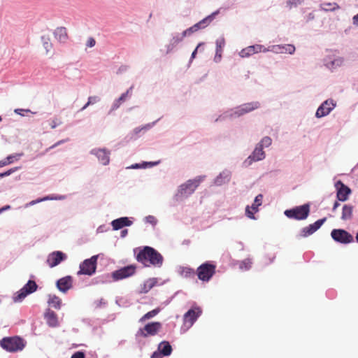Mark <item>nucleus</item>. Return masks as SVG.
<instances>
[{
  "label": "nucleus",
  "mask_w": 358,
  "mask_h": 358,
  "mask_svg": "<svg viewBox=\"0 0 358 358\" xmlns=\"http://www.w3.org/2000/svg\"><path fill=\"white\" fill-rule=\"evenodd\" d=\"M136 260L147 267L151 266L161 267L163 264L164 258L162 255L153 248L145 246L142 250H140L137 254Z\"/></svg>",
  "instance_id": "nucleus-1"
},
{
  "label": "nucleus",
  "mask_w": 358,
  "mask_h": 358,
  "mask_svg": "<svg viewBox=\"0 0 358 358\" xmlns=\"http://www.w3.org/2000/svg\"><path fill=\"white\" fill-rule=\"evenodd\" d=\"M26 345V341L21 337L8 336L0 340V346L9 352L22 351Z\"/></svg>",
  "instance_id": "nucleus-2"
},
{
  "label": "nucleus",
  "mask_w": 358,
  "mask_h": 358,
  "mask_svg": "<svg viewBox=\"0 0 358 358\" xmlns=\"http://www.w3.org/2000/svg\"><path fill=\"white\" fill-rule=\"evenodd\" d=\"M203 176H198L182 184L178 189V195L182 197H187L191 195L203 181Z\"/></svg>",
  "instance_id": "nucleus-3"
},
{
  "label": "nucleus",
  "mask_w": 358,
  "mask_h": 358,
  "mask_svg": "<svg viewBox=\"0 0 358 358\" xmlns=\"http://www.w3.org/2000/svg\"><path fill=\"white\" fill-rule=\"evenodd\" d=\"M216 265L210 262L201 264L196 269L198 278L203 282H208L215 273Z\"/></svg>",
  "instance_id": "nucleus-4"
},
{
  "label": "nucleus",
  "mask_w": 358,
  "mask_h": 358,
  "mask_svg": "<svg viewBox=\"0 0 358 358\" xmlns=\"http://www.w3.org/2000/svg\"><path fill=\"white\" fill-rule=\"evenodd\" d=\"M309 213L310 206L308 204H303L292 209L286 210L285 215L290 219L301 220L307 218Z\"/></svg>",
  "instance_id": "nucleus-5"
},
{
  "label": "nucleus",
  "mask_w": 358,
  "mask_h": 358,
  "mask_svg": "<svg viewBox=\"0 0 358 358\" xmlns=\"http://www.w3.org/2000/svg\"><path fill=\"white\" fill-rule=\"evenodd\" d=\"M97 259L98 256L94 255L91 258L84 260L80 264V270L77 272V275H93L96 269Z\"/></svg>",
  "instance_id": "nucleus-6"
},
{
  "label": "nucleus",
  "mask_w": 358,
  "mask_h": 358,
  "mask_svg": "<svg viewBox=\"0 0 358 358\" xmlns=\"http://www.w3.org/2000/svg\"><path fill=\"white\" fill-rule=\"evenodd\" d=\"M38 285L34 280H29L27 283L17 292L13 297L15 302H19L23 300L28 294L34 292L37 289Z\"/></svg>",
  "instance_id": "nucleus-7"
},
{
  "label": "nucleus",
  "mask_w": 358,
  "mask_h": 358,
  "mask_svg": "<svg viewBox=\"0 0 358 358\" xmlns=\"http://www.w3.org/2000/svg\"><path fill=\"white\" fill-rule=\"evenodd\" d=\"M162 329V324L159 322H153L147 324L143 328L140 329L137 335L146 338L149 336H155Z\"/></svg>",
  "instance_id": "nucleus-8"
},
{
  "label": "nucleus",
  "mask_w": 358,
  "mask_h": 358,
  "mask_svg": "<svg viewBox=\"0 0 358 358\" xmlns=\"http://www.w3.org/2000/svg\"><path fill=\"white\" fill-rule=\"evenodd\" d=\"M136 270V266L129 265L116 270L112 273V278L115 281L120 280L132 276Z\"/></svg>",
  "instance_id": "nucleus-9"
},
{
  "label": "nucleus",
  "mask_w": 358,
  "mask_h": 358,
  "mask_svg": "<svg viewBox=\"0 0 358 358\" xmlns=\"http://www.w3.org/2000/svg\"><path fill=\"white\" fill-rule=\"evenodd\" d=\"M201 313L202 310L199 307H194L189 309L183 316L184 325L187 328L192 327Z\"/></svg>",
  "instance_id": "nucleus-10"
},
{
  "label": "nucleus",
  "mask_w": 358,
  "mask_h": 358,
  "mask_svg": "<svg viewBox=\"0 0 358 358\" xmlns=\"http://www.w3.org/2000/svg\"><path fill=\"white\" fill-rule=\"evenodd\" d=\"M331 236L335 241L341 243L347 244L353 241V236L344 229H333Z\"/></svg>",
  "instance_id": "nucleus-11"
},
{
  "label": "nucleus",
  "mask_w": 358,
  "mask_h": 358,
  "mask_svg": "<svg viewBox=\"0 0 358 358\" xmlns=\"http://www.w3.org/2000/svg\"><path fill=\"white\" fill-rule=\"evenodd\" d=\"M336 104L332 100H327L317 108L315 115L317 117H322L328 114L335 108Z\"/></svg>",
  "instance_id": "nucleus-12"
},
{
  "label": "nucleus",
  "mask_w": 358,
  "mask_h": 358,
  "mask_svg": "<svg viewBox=\"0 0 358 358\" xmlns=\"http://www.w3.org/2000/svg\"><path fill=\"white\" fill-rule=\"evenodd\" d=\"M259 106L260 103L257 101L246 103L237 107L234 111V114L238 116H241L258 108Z\"/></svg>",
  "instance_id": "nucleus-13"
},
{
  "label": "nucleus",
  "mask_w": 358,
  "mask_h": 358,
  "mask_svg": "<svg viewBox=\"0 0 358 358\" xmlns=\"http://www.w3.org/2000/svg\"><path fill=\"white\" fill-rule=\"evenodd\" d=\"M66 256L64 253L60 251H55L50 253L47 259V263L51 268L57 266L61 262L64 260Z\"/></svg>",
  "instance_id": "nucleus-14"
},
{
  "label": "nucleus",
  "mask_w": 358,
  "mask_h": 358,
  "mask_svg": "<svg viewBox=\"0 0 358 358\" xmlns=\"http://www.w3.org/2000/svg\"><path fill=\"white\" fill-rule=\"evenodd\" d=\"M338 189L337 199L341 201H345L348 199L349 194L351 193V189L344 185L341 180L338 181L336 184Z\"/></svg>",
  "instance_id": "nucleus-15"
},
{
  "label": "nucleus",
  "mask_w": 358,
  "mask_h": 358,
  "mask_svg": "<svg viewBox=\"0 0 358 358\" xmlns=\"http://www.w3.org/2000/svg\"><path fill=\"white\" fill-rule=\"evenodd\" d=\"M91 153L92 155H94L97 157L99 161L103 164V165H107L110 162V152L107 150L106 149H93L91 151Z\"/></svg>",
  "instance_id": "nucleus-16"
},
{
  "label": "nucleus",
  "mask_w": 358,
  "mask_h": 358,
  "mask_svg": "<svg viewBox=\"0 0 358 358\" xmlns=\"http://www.w3.org/2000/svg\"><path fill=\"white\" fill-rule=\"evenodd\" d=\"M263 199L262 194H258L251 207L247 206L245 209L246 215L250 219H255L254 213L258 211V207L262 205Z\"/></svg>",
  "instance_id": "nucleus-17"
},
{
  "label": "nucleus",
  "mask_w": 358,
  "mask_h": 358,
  "mask_svg": "<svg viewBox=\"0 0 358 358\" xmlns=\"http://www.w3.org/2000/svg\"><path fill=\"white\" fill-rule=\"evenodd\" d=\"M73 278L68 275L60 278L57 281V287L62 292H66L72 287Z\"/></svg>",
  "instance_id": "nucleus-18"
},
{
  "label": "nucleus",
  "mask_w": 358,
  "mask_h": 358,
  "mask_svg": "<svg viewBox=\"0 0 358 358\" xmlns=\"http://www.w3.org/2000/svg\"><path fill=\"white\" fill-rule=\"evenodd\" d=\"M264 158L265 152H264L263 148L257 144L252 155L248 157L246 162L250 165L253 162L259 161Z\"/></svg>",
  "instance_id": "nucleus-19"
},
{
  "label": "nucleus",
  "mask_w": 358,
  "mask_h": 358,
  "mask_svg": "<svg viewBox=\"0 0 358 358\" xmlns=\"http://www.w3.org/2000/svg\"><path fill=\"white\" fill-rule=\"evenodd\" d=\"M326 221V218H322L317 220L315 223L309 224L308 227H304L302 229V233L303 236H308L311 235L315 231H316L320 227L324 224Z\"/></svg>",
  "instance_id": "nucleus-20"
},
{
  "label": "nucleus",
  "mask_w": 358,
  "mask_h": 358,
  "mask_svg": "<svg viewBox=\"0 0 358 358\" xmlns=\"http://www.w3.org/2000/svg\"><path fill=\"white\" fill-rule=\"evenodd\" d=\"M219 13V10H216L213 12L211 15L207 16L198 23L195 24L192 27V29L194 30V31H198L200 29L206 27L207 25H208L215 18V17Z\"/></svg>",
  "instance_id": "nucleus-21"
},
{
  "label": "nucleus",
  "mask_w": 358,
  "mask_h": 358,
  "mask_svg": "<svg viewBox=\"0 0 358 358\" xmlns=\"http://www.w3.org/2000/svg\"><path fill=\"white\" fill-rule=\"evenodd\" d=\"M132 222L129 220L128 217H124L116 219L111 222L113 229L114 230H118L126 226L131 225Z\"/></svg>",
  "instance_id": "nucleus-22"
},
{
  "label": "nucleus",
  "mask_w": 358,
  "mask_h": 358,
  "mask_svg": "<svg viewBox=\"0 0 358 358\" xmlns=\"http://www.w3.org/2000/svg\"><path fill=\"white\" fill-rule=\"evenodd\" d=\"M157 281L155 278H149L141 284L138 289L139 294L148 293L156 284Z\"/></svg>",
  "instance_id": "nucleus-23"
},
{
  "label": "nucleus",
  "mask_w": 358,
  "mask_h": 358,
  "mask_svg": "<svg viewBox=\"0 0 358 358\" xmlns=\"http://www.w3.org/2000/svg\"><path fill=\"white\" fill-rule=\"evenodd\" d=\"M272 50L276 53H289L293 54L295 51V47L291 44H286L284 45H274L272 47Z\"/></svg>",
  "instance_id": "nucleus-24"
},
{
  "label": "nucleus",
  "mask_w": 358,
  "mask_h": 358,
  "mask_svg": "<svg viewBox=\"0 0 358 358\" xmlns=\"http://www.w3.org/2000/svg\"><path fill=\"white\" fill-rule=\"evenodd\" d=\"M45 318L49 326L55 327L58 325L57 316L54 311L48 309L45 314Z\"/></svg>",
  "instance_id": "nucleus-25"
},
{
  "label": "nucleus",
  "mask_w": 358,
  "mask_h": 358,
  "mask_svg": "<svg viewBox=\"0 0 358 358\" xmlns=\"http://www.w3.org/2000/svg\"><path fill=\"white\" fill-rule=\"evenodd\" d=\"M54 36L59 42L64 43L68 38V34L65 27H58L54 32Z\"/></svg>",
  "instance_id": "nucleus-26"
},
{
  "label": "nucleus",
  "mask_w": 358,
  "mask_h": 358,
  "mask_svg": "<svg viewBox=\"0 0 358 358\" xmlns=\"http://www.w3.org/2000/svg\"><path fill=\"white\" fill-rule=\"evenodd\" d=\"M158 350L163 356H169L172 352V347L168 341H162L158 346Z\"/></svg>",
  "instance_id": "nucleus-27"
},
{
  "label": "nucleus",
  "mask_w": 358,
  "mask_h": 358,
  "mask_svg": "<svg viewBox=\"0 0 358 358\" xmlns=\"http://www.w3.org/2000/svg\"><path fill=\"white\" fill-rule=\"evenodd\" d=\"M48 303L50 306H51L57 310H59L61 308L62 300L59 296H57L55 294H53V295L50 294L48 296Z\"/></svg>",
  "instance_id": "nucleus-28"
},
{
  "label": "nucleus",
  "mask_w": 358,
  "mask_h": 358,
  "mask_svg": "<svg viewBox=\"0 0 358 358\" xmlns=\"http://www.w3.org/2000/svg\"><path fill=\"white\" fill-rule=\"evenodd\" d=\"M215 43H216V54H215V59L217 60V59L218 58L220 60L222 57V48L225 45L224 38L223 37H220V38H217L216 40Z\"/></svg>",
  "instance_id": "nucleus-29"
},
{
  "label": "nucleus",
  "mask_w": 358,
  "mask_h": 358,
  "mask_svg": "<svg viewBox=\"0 0 358 358\" xmlns=\"http://www.w3.org/2000/svg\"><path fill=\"white\" fill-rule=\"evenodd\" d=\"M352 215V208L350 206L345 205L343 207L341 219L343 220H350Z\"/></svg>",
  "instance_id": "nucleus-30"
},
{
  "label": "nucleus",
  "mask_w": 358,
  "mask_h": 358,
  "mask_svg": "<svg viewBox=\"0 0 358 358\" xmlns=\"http://www.w3.org/2000/svg\"><path fill=\"white\" fill-rule=\"evenodd\" d=\"M159 312H160L159 308L153 309L152 310L148 312L143 317H141L139 320V322H143L145 320H150V319L154 317L155 316H156Z\"/></svg>",
  "instance_id": "nucleus-31"
},
{
  "label": "nucleus",
  "mask_w": 358,
  "mask_h": 358,
  "mask_svg": "<svg viewBox=\"0 0 358 358\" xmlns=\"http://www.w3.org/2000/svg\"><path fill=\"white\" fill-rule=\"evenodd\" d=\"M322 10L325 11H334L340 8V6L335 2L334 3H323L320 5Z\"/></svg>",
  "instance_id": "nucleus-32"
},
{
  "label": "nucleus",
  "mask_w": 358,
  "mask_h": 358,
  "mask_svg": "<svg viewBox=\"0 0 358 358\" xmlns=\"http://www.w3.org/2000/svg\"><path fill=\"white\" fill-rule=\"evenodd\" d=\"M252 264V261L250 258L243 260L240 264V268L241 270H249Z\"/></svg>",
  "instance_id": "nucleus-33"
},
{
  "label": "nucleus",
  "mask_w": 358,
  "mask_h": 358,
  "mask_svg": "<svg viewBox=\"0 0 358 358\" xmlns=\"http://www.w3.org/2000/svg\"><path fill=\"white\" fill-rule=\"evenodd\" d=\"M100 101V99L97 96H92L88 98V101L87 103L80 109V110H84L86 109L90 105L94 104Z\"/></svg>",
  "instance_id": "nucleus-34"
},
{
  "label": "nucleus",
  "mask_w": 358,
  "mask_h": 358,
  "mask_svg": "<svg viewBox=\"0 0 358 358\" xmlns=\"http://www.w3.org/2000/svg\"><path fill=\"white\" fill-rule=\"evenodd\" d=\"M239 55L241 57H248L254 55L251 45L243 49L240 52Z\"/></svg>",
  "instance_id": "nucleus-35"
},
{
  "label": "nucleus",
  "mask_w": 358,
  "mask_h": 358,
  "mask_svg": "<svg viewBox=\"0 0 358 358\" xmlns=\"http://www.w3.org/2000/svg\"><path fill=\"white\" fill-rule=\"evenodd\" d=\"M43 41V45L48 52L52 48V43H50V38L48 36H43L41 38Z\"/></svg>",
  "instance_id": "nucleus-36"
},
{
  "label": "nucleus",
  "mask_w": 358,
  "mask_h": 358,
  "mask_svg": "<svg viewBox=\"0 0 358 358\" xmlns=\"http://www.w3.org/2000/svg\"><path fill=\"white\" fill-rule=\"evenodd\" d=\"M271 138L268 136H265L262 139V141H260L259 143H258V145L263 148L264 146L268 147L269 145H271Z\"/></svg>",
  "instance_id": "nucleus-37"
},
{
  "label": "nucleus",
  "mask_w": 358,
  "mask_h": 358,
  "mask_svg": "<svg viewBox=\"0 0 358 358\" xmlns=\"http://www.w3.org/2000/svg\"><path fill=\"white\" fill-rule=\"evenodd\" d=\"M182 273L185 277H191L194 276L196 273L193 268L185 267L182 268Z\"/></svg>",
  "instance_id": "nucleus-38"
},
{
  "label": "nucleus",
  "mask_w": 358,
  "mask_h": 358,
  "mask_svg": "<svg viewBox=\"0 0 358 358\" xmlns=\"http://www.w3.org/2000/svg\"><path fill=\"white\" fill-rule=\"evenodd\" d=\"M251 47L254 52V54L261 52H265L266 50V48L262 45L257 44V45H251Z\"/></svg>",
  "instance_id": "nucleus-39"
},
{
  "label": "nucleus",
  "mask_w": 358,
  "mask_h": 358,
  "mask_svg": "<svg viewBox=\"0 0 358 358\" xmlns=\"http://www.w3.org/2000/svg\"><path fill=\"white\" fill-rule=\"evenodd\" d=\"M62 124L61 119L55 117L50 120V125L52 129L56 128L57 126Z\"/></svg>",
  "instance_id": "nucleus-40"
},
{
  "label": "nucleus",
  "mask_w": 358,
  "mask_h": 358,
  "mask_svg": "<svg viewBox=\"0 0 358 358\" xmlns=\"http://www.w3.org/2000/svg\"><path fill=\"white\" fill-rule=\"evenodd\" d=\"M132 87H131L126 92L123 93L118 99L123 103L126 99L131 96V91Z\"/></svg>",
  "instance_id": "nucleus-41"
},
{
  "label": "nucleus",
  "mask_w": 358,
  "mask_h": 358,
  "mask_svg": "<svg viewBox=\"0 0 358 358\" xmlns=\"http://www.w3.org/2000/svg\"><path fill=\"white\" fill-rule=\"evenodd\" d=\"M18 169L17 167H15V168H12L3 173H0V178H3V177H6V176H10V174L13 173L14 172H15Z\"/></svg>",
  "instance_id": "nucleus-42"
},
{
  "label": "nucleus",
  "mask_w": 358,
  "mask_h": 358,
  "mask_svg": "<svg viewBox=\"0 0 358 358\" xmlns=\"http://www.w3.org/2000/svg\"><path fill=\"white\" fill-rule=\"evenodd\" d=\"M21 155H10L8 156L6 159L8 162H9V164H12L15 160H17Z\"/></svg>",
  "instance_id": "nucleus-43"
},
{
  "label": "nucleus",
  "mask_w": 358,
  "mask_h": 358,
  "mask_svg": "<svg viewBox=\"0 0 358 358\" xmlns=\"http://www.w3.org/2000/svg\"><path fill=\"white\" fill-rule=\"evenodd\" d=\"M303 0H288L287 4L289 6V8H292L293 6H296L299 4H301Z\"/></svg>",
  "instance_id": "nucleus-44"
},
{
  "label": "nucleus",
  "mask_w": 358,
  "mask_h": 358,
  "mask_svg": "<svg viewBox=\"0 0 358 358\" xmlns=\"http://www.w3.org/2000/svg\"><path fill=\"white\" fill-rule=\"evenodd\" d=\"M158 163L157 162H148V163H144L143 165H140L138 164H136L134 165H132V168H145L147 164H149L150 166H152L154 165H156Z\"/></svg>",
  "instance_id": "nucleus-45"
},
{
  "label": "nucleus",
  "mask_w": 358,
  "mask_h": 358,
  "mask_svg": "<svg viewBox=\"0 0 358 358\" xmlns=\"http://www.w3.org/2000/svg\"><path fill=\"white\" fill-rule=\"evenodd\" d=\"M122 103V102L119 99H116L113 102L110 110L113 111V110L117 109Z\"/></svg>",
  "instance_id": "nucleus-46"
},
{
  "label": "nucleus",
  "mask_w": 358,
  "mask_h": 358,
  "mask_svg": "<svg viewBox=\"0 0 358 358\" xmlns=\"http://www.w3.org/2000/svg\"><path fill=\"white\" fill-rule=\"evenodd\" d=\"M145 220L147 222L152 224V225L156 224L157 220L156 218L152 215H148L145 217Z\"/></svg>",
  "instance_id": "nucleus-47"
},
{
  "label": "nucleus",
  "mask_w": 358,
  "mask_h": 358,
  "mask_svg": "<svg viewBox=\"0 0 358 358\" xmlns=\"http://www.w3.org/2000/svg\"><path fill=\"white\" fill-rule=\"evenodd\" d=\"M343 62V59L342 58H338V59H334V61H332L331 62V68H334V66L336 65V66H340L342 64Z\"/></svg>",
  "instance_id": "nucleus-48"
},
{
  "label": "nucleus",
  "mask_w": 358,
  "mask_h": 358,
  "mask_svg": "<svg viewBox=\"0 0 358 358\" xmlns=\"http://www.w3.org/2000/svg\"><path fill=\"white\" fill-rule=\"evenodd\" d=\"M95 44H96V41L94 38L90 37L88 38L87 42V47H90V48L94 47L95 45Z\"/></svg>",
  "instance_id": "nucleus-49"
},
{
  "label": "nucleus",
  "mask_w": 358,
  "mask_h": 358,
  "mask_svg": "<svg viewBox=\"0 0 358 358\" xmlns=\"http://www.w3.org/2000/svg\"><path fill=\"white\" fill-rule=\"evenodd\" d=\"M71 358H85V354L83 352H77L72 355Z\"/></svg>",
  "instance_id": "nucleus-50"
},
{
  "label": "nucleus",
  "mask_w": 358,
  "mask_h": 358,
  "mask_svg": "<svg viewBox=\"0 0 358 358\" xmlns=\"http://www.w3.org/2000/svg\"><path fill=\"white\" fill-rule=\"evenodd\" d=\"M194 32H195V31L193 29H192V27H191L182 32V37H185L186 35H189Z\"/></svg>",
  "instance_id": "nucleus-51"
},
{
  "label": "nucleus",
  "mask_w": 358,
  "mask_h": 358,
  "mask_svg": "<svg viewBox=\"0 0 358 358\" xmlns=\"http://www.w3.org/2000/svg\"><path fill=\"white\" fill-rule=\"evenodd\" d=\"M48 199H49V198H48V197H45V198H43V199H38V200H35V201H31L29 203V204H30V205H34V204H36V203H38V202H41V201H45V200H48Z\"/></svg>",
  "instance_id": "nucleus-52"
},
{
  "label": "nucleus",
  "mask_w": 358,
  "mask_h": 358,
  "mask_svg": "<svg viewBox=\"0 0 358 358\" xmlns=\"http://www.w3.org/2000/svg\"><path fill=\"white\" fill-rule=\"evenodd\" d=\"M9 165V162L4 159L0 161V168L3 167L5 166Z\"/></svg>",
  "instance_id": "nucleus-53"
},
{
  "label": "nucleus",
  "mask_w": 358,
  "mask_h": 358,
  "mask_svg": "<svg viewBox=\"0 0 358 358\" xmlns=\"http://www.w3.org/2000/svg\"><path fill=\"white\" fill-rule=\"evenodd\" d=\"M201 45V43H200V44H199V45H197V47L196 48V49L193 51V52H192V56H191L192 59H194V58L195 57L196 54V52H197V50H198V49H199V48L200 47V45Z\"/></svg>",
  "instance_id": "nucleus-54"
},
{
  "label": "nucleus",
  "mask_w": 358,
  "mask_h": 358,
  "mask_svg": "<svg viewBox=\"0 0 358 358\" xmlns=\"http://www.w3.org/2000/svg\"><path fill=\"white\" fill-rule=\"evenodd\" d=\"M353 24L355 25H358V14L355 15L353 18Z\"/></svg>",
  "instance_id": "nucleus-55"
},
{
  "label": "nucleus",
  "mask_w": 358,
  "mask_h": 358,
  "mask_svg": "<svg viewBox=\"0 0 358 358\" xmlns=\"http://www.w3.org/2000/svg\"><path fill=\"white\" fill-rule=\"evenodd\" d=\"M10 208V206L9 205L5 206L0 208V210H2V212L6 210H8Z\"/></svg>",
  "instance_id": "nucleus-56"
},
{
  "label": "nucleus",
  "mask_w": 358,
  "mask_h": 358,
  "mask_svg": "<svg viewBox=\"0 0 358 358\" xmlns=\"http://www.w3.org/2000/svg\"><path fill=\"white\" fill-rule=\"evenodd\" d=\"M339 205L340 204L338 201H335L334 206H333V210H335L339 206Z\"/></svg>",
  "instance_id": "nucleus-57"
},
{
  "label": "nucleus",
  "mask_w": 358,
  "mask_h": 358,
  "mask_svg": "<svg viewBox=\"0 0 358 358\" xmlns=\"http://www.w3.org/2000/svg\"><path fill=\"white\" fill-rule=\"evenodd\" d=\"M127 234V229H124L121 231V236L124 237Z\"/></svg>",
  "instance_id": "nucleus-58"
},
{
  "label": "nucleus",
  "mask_w": 358,
  "mask_h": 358,
  "mask_svg": "<svg viewBox=\"0 0 358 358\" xmlns=\"http://www.w3.org/2000/svg\"><path fill=\"white\" fill-rule=\"evenodd\" d=\"M158 357H159V355L157 352H155L152 355V358H158Z\"/></svg>",
  "instance_id": "nucleus-59"
},
{
  "label": "nucleus",
  "mask_w": 358,
  "mask_h": 358,
  "mask_svg": "<svg viewBox=\"0 0 358 358\" xmlns=\"http://www.w3.org/2000/svg\"><path fill=\"white\" fill-rule=\"evenodd\" d=\"M62 141H59L57 142V143H55V145H53L52 146H51L50 148H53L55 147H56L57 145H59Z\"/></svg>",
  "instance_id": "nucleus-60"
},
{
  "label": "nucleus",
  "mask_w": 358,
  "mask_h": 358,
  "mask_svg": "<svg viewBox=\"0 0 358 358\" xmlns=\"http://www.w3.org/2000/svg\"><path fill=\"white\" fill-rule=\"evenodd\" d=\"M22 109H15V113H16L17 114H21L20 111H22Z\"/></svg>",
  "instance_id": "nucleus-61"
},
{
  "label": "nucleus",
  "mask_w": 358,
  "mask_h": 358,
  "mask_svg": "<svg viewBox=\"0 0 358 358\" xmlns=\"http://www.w3.org/2000/svg\"><path fill=\"white\" fill-rule=\"evenodd\" d=\"M325 66H327V64H325ZM328 66H329V67H331L329 64H328Z\"/></svg>",
  "instance_id": "nucleus-62"
},
{
  "label": "nucleus",
  "mask_w": 358,
  "mask_h": 358,
  "mask_svg": "<svg viewBox=\"0 0 358 358\" xmlns=\"http://www.w3.org/2000/svg\"><path fill=\"white\" fill-rule=\"evenodd\" d=\"M1 120H2V118H1V117L0 116V122H1Z\"/></svg>",
  "instance_id": "nucleus-63"
},
{
  "label": "nucleus",
  "mask_w": 358,
  "mask_h": 358,
  "mask_svg": "<svg viewBox=\"0 0 358 358\" xmlns=\"http://www.w3.org/2000/svg\"><path fill=\"white\" fill-rule=\"evenodd\" d=\"M2 213V210H0V213Z\"/></svg>",
  "instance_id": "nucleus-64"
}]
</instances>
